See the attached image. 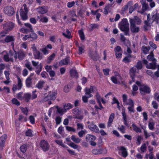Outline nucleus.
<instances>
[{
	"mask_svg": "<svg viewBox=\"0 0 159 159\" xmlns=\"http://www.w3.org/2000/svg\"><path fill=\"white\" fill-rule=\"evenodd\" d=\"M150 14H148L147 16V20L144 21V28L145 30H147L148 29V26H151V25L152 23L151 22V19L150 18Z\"/></svg>",
	"mask_w": 159,
	"mask_h": 159,
	"instance_id": "6e6552de",
	"label": "nucleus"
},
{
	"mask_svg": "<svg viewBox=\"0 0 159 159\" xmlns=\"http://www.w3.org/2000/svg\"><path fill=\"white\" fill-rule=\"evenodd\" d=\"M134 19L135 20V23L137 25H139L141 23V20L137 16H135Z\"/></svg>",
	"mask_w": 159,
	"mask_h": 159,
	"instance_id": "69168bd1",
	"label": "nucleus"
},
{
	"mask_svg": "<svg viewBox=\"0 0 159 159\" xmlns=\"http://www.w3.org/2000/svg\"><path fill=\"white\" fill-rule=\"evenodd\" d=\"M73 112L75 115H78L80 114L81 111H79L78 109L76 108L73 110Z\"/></svg>",
	"mask_w": 159,
	"mask_h": 159,
	"instance_id": "0e129e2a",
	"label": "nucleus"
},
{
	"mask_svg": "<svg viewBox=\"0 0 159 159\" xmlns=\"http://www.w3.org/2000/svg\"><path fill=\"white\" fill-rule=\"evenodd\" d=\"M20 16L22 19L23 20H25L28 18L27 13L28 12L24 11L23 10V7L21 9L20 11Z\"/></svg>",
	"mask_w": 159,
	"mask_h": 159,
	"instance_id": "dca6fc26",
	"label": "nucleus"
},
{
	"mask_svg": "<svg viewBox=\"0 0 159 159\" xmlns=\"http://www.w3.org/2000/svg\"><path fill=\"white\" fill-rule=\"evenodd\" d=\"M15 38L14 36L12 35H7L4 39V41L7 43L11 42V45H13L14 42L15 41Z\"/></svg>",
	"mask_w": 159,
	"mask_h": 159,
	"instance_id": "ddd939ff",
	"label": "nucleus"
},
{
	"mask_svg": "<svg viewBox=\"0 0 159 159\" xmlns=\"http://www.w3.org/2000/svg\"><path fill=\"white\" fill-rule=\"evenodd\" d=\"M25 135L27 136L32 137L33 136L32 131L30 129H29L25 132Z\"/></svg>",
	"mask_w": 159,
	"mask_h": 159,
	"instance_id": "c03bdc74",
	"label": "nucleus"
},
{
	"mask_svg": "<svg viewBox=\"0 0 159 159\" xmlns=\"http://www.w3.org/2000/svg\"><path fill=\"white\" fill-rule=\"evenodd\" d=\"M96 55H94L92 54L91 52H90L89 53V57L93 59V61H96L98 60L99 58V55L98 54L97 51L95 52Z\"/></svg>",
	"mask_w": 159,
	"mask_h": 159,
	"instance_id": "6ab92c4d",
	"label": "nucleus"
},
{
	"mask_svg": "<svg viewBox=\"0 0 159 159\" xmlns=\"http://www.w3.org/2000/svg\"><path fill=\"white\" fill-rule=\"evenodd\" d=\"M18 59L20 60H23L26 55V52L23 50H20L17 53Z\"/></svg>",
	"mask_w": 159,
	"mask_h": 159,
	"instance_id": "f3484780",
	"label": "nucleus"
},
{
	"mask_svg": "<svg viewBox=\"0 0 159 159\" xmlns=\"http://www.w3.org/2000/svg\"><path fill=\"white\" fill-rule=\"evenodd\" d=\"M37 9L39 13L42 14H45L48 11L47 8L45 6L39 7Z\"/></svg>",
	"mask_w": 159,
	"mask_h": 159,
	"instance_id": "4468645a",
	"label": "nucleus"
},
{
	"mask_svg": "<svg viewBox=\"0 0 159 159\" xmlns=\"http://www.w3.org/2000/svg\"><path fill=\"white\" fill-rule=\"evenodd\" d=\"M135 66L138 70L141 69L142 68V65L141 62L140 61H138L137 63V65Z\"/></svg>",
	"mask_w": 159,
	"mask_h": 159,
	"instance_id": "09e8293b",
	"label": "nucleus"
},
{
	"mask_svg": "<svg viewBox=\"0 0 159 159\" xmlns=\"http://www.w3.org/2000/svg\"><path fill=\"white\" fill-rule=\"evenodd\" d=\"M132 127L133 129L137 133H141V130L140 128L138 127L134 123H133L132 124Z\"/></svg>",
	"mask_w": 159,
	"mask_h": 159,
	"instance_id": "cd10ccee",
	"label": "nucleus"
},
{
	"mask_svg": "<svg viewBox=\"0 0 159 159\" xmlns=\"http://www.w3.org/2000/svg\"><path fill=\"white\" fill-rule=\"evenodd\" d=\"M12 103L14 104H16L17 106H19L20 105V102L16 98H13L12 100Z\"/></svg>",
	"mask_w": 159,
	"mask_h": 159,
	"instance_id": "bf43d9fd",
	"label": "nucleus"
},
{
	"mask_svg": "<svg viewBox=\"0 0 159 159\" xmlns=\"http://www.w3.org/2000/svg\"><path fill=\"white\" fill-rule=\"evenodd\" d=\"M45 82L43 80L40 81L39 83L36 85V87L38 88L42 89L43 87V85L44 84Z\"/></svg>",
	"mask_w": 159,
	"mask_h": 159,
	"instance_id": "e433bc0d",
	"label": "nucleus"
},
{
	"mask_svg": "<svg viewBox=\"0 0 159 159\" xmlns=\"http://www.w3.org/2000/svg\"><path fill=\"white\" fill-rule=\"evenodd\" d=\"M34 55L36 59H41L43 57V55L38 51L34 52Z\"/></svg>",
	"mask_w": 159,
	"mask_h": 159,
	"instance_id": "aec40b11",
	"label": "nucleus"
},
{
	"mask_svg": "<svg viewBox=\"0 0 159 159\" xmlns=\"http://www.w3.org/2000/svg\"><path fill=\"white\" fill-rule=\"evenodd\" d=\"M31 32V33L29 35L30 38L32 39L33 40L36 39L37 37V34L34 33V31Z\"/></svg>",
	"mask_w": 159,
	"mask_h": 159,
	"instance_id": "37998d69",
	"label": "nucleus"
},
{
	"mask_svg": "<svg viewBox=\"0 0 159 159\" xmlns=\"http://www.w3.org/2000/svg\"><path fill=\"white\" fill-rule=\"evenodd\" d=\"M139 89L140 93L142 95H145L146 94H149L151 91L150 88L148 86L144 84L141 85Z\"/></svg>",
	"mask_w": 159,
	"mask_h": 159,
	"instance_id": "39448f33",
	"label": "nucleus"
},
{
	"mask_svg": "<svg viewBox=\"0 0 159 159\" xmlns=\"http://www.w3.org/2000/svg\"><path fill=\"white\" fill-rule=\"evenodd\" d=\"M25 26L27 28L24 29L26 33H28L29 32H33V29L31 25L29 23H25Z\"/></svg>",
	"mask_w": 159,
	"mask_h": 159,
	"instance_id": "2eb2a0df",
	"label": "nucleus"
},
{
	"mask_svg": "<svg viewBox=\"0 0 159 159\" xmlns=\"http://www.w3.org/2000/svg\"><path fill=\"white\" fill-rule=\"evenodd\" d=\"M4 73L5 75V77L7 80H10L9 75L10 74L9 71H5Z\"/></svg>",
	"mask_w": 159,
	"mask_h": 159,
	"instance_id": "338daca9",
	"label": "nucleus"
},
{
	"mask_svg": "<svg viewBox=\"0 0 159 159\" xmlns=\"http://www.w3.org/2000/svg\"><path fill=\"white\" fill-rule=\"evenodd\" d=\"M122 115L123 120H124V124L128 127H129V125L127 123V117L126 113L125 111H122Z\"/></svg>",
	"mask_w": 159,
	"mask_h": 159,
	"instance_id": "a878e982",
	"label": "nucleus"
},
{
	"mask_svg": "<svg viewBox=\"0 0 159 159\" xmlns=\"http://www.w3.org/2000/svg\"><path fill=\"white\" fill-rule=\"evenodd\" d=\"M138 6L137 3H135L133 6L130 7L129 9V13H131L134 11L137 7Z\"/></svg>",
	"mask_w": 159,
	"mask_h": 159,
	"instance_id": "ea45409f",
	"label": "nucleus"
},
{
	"mask_svg": "<svg viewBox=\"0 0 159 159\" xmlns=\"http://www.w3.org/2000/svg\"><path fill=\"white\" fill-rule=\"evenodd\" d=\"M152 23H153V22L155 21L157 23L159 20V13H156L153 14L152 15Z\"/></svg>",
	"mask_w": 159,
	"mask_h": 159,
	"instance_id": "4be33fe9",
	"label": "nucleus"
},
{
	"mask_svg": "<svg viewBox=\"0 0 159 159\" xmlns=\"http://www.w3.org/2000/svg\"><path fill=\"white\" fill-rule=\"evenodd\" d=\"M134 102L133 100L131 99H129L128 101H126L125 102H124L123 105L124 106L133 105Z\"/></svg>",
	"mask_w": 159,
	"mask_h": 159,
	"instance_id": "f704fd0d",
	"label": "nucleus"
},
{
	"mask_svg": "<svg viewBox=\"0 0 159 159\" xmlns=\"http://www.w3.org/2000/svg\"><path fill=\"white\" fill-rule=\"evenodd\" d=\"M119 27L121 30L124 32L125 35H129V24L126 19L124 18L122 19L120 23Z\"/></svg>",
	"mask_w": 159,
	"mask_h": 159,
	"instance_id": "f257e3e1",
	"label": "nucleus"
},
{
	"mask_svg": "<svg viewBox=\"0 0 159 159\" xmlns=\"http://www.w3.org/2000/svg\"><path fill=\"white\" fill-rule=\"evenodd\" d=\"M71 139L73 141L76 143H80L81 141V139L76 137V136L74 135H72L71 136Z\"/></svg>",
	"mask_w": 159,
	"mask_h": 159,
	"instance_id": "7c9ffc66",
	"label": "nucleus"
},
{
	"mask_svg": "<svg viewBox=\"0 0 159 159\" xmlns=\"http://www.w3.org/2000/svg\"><path fill=\"white\" fill-rule=\"evenodd\" d=\"M98 25L96 24H91L90 26L89 30L90 31H92L93 30L98 28Z\"/></svg>",
	"mask_w": 159,
	"mask_h": 159,
	"instance_id": "79ce46f5",
	"label": "nucleus"
},
{
	"mask_svg": "<svg viewBox=\"0 0 159 159\" xmlns=\"http://www.w3.org/2000/svg\"><path fill=\"white\" fill-rule=\"evenodd\" d=\"M20 149L22 152L24 153L27 150V145L25 144H24L20 147Z\"/></svg>",
	"mask_w": 159,
	"mask_h": 159,
	"instance_id": "864d4df0",
	"label": "nucleus"
},
{
	"mask_svg": "<svg viewBox=\"0 0 159 159\" xmlns=\"http://www.w3.org/2000/svg\"><path fill=\"white\" fill-rule=\"evenodd\" d=\"M57 108V111L61 115H62L64 112H66V111L64 110V109L59 107L58 106H57L56 107Z\"/></svg>",
	"mask_w": 159,
	"mask_h": 159,
	"instance_id": "72a5a7b5",
	"label": "nucleus"
},
{
	"mask_svg": "<svg viewBox=\"0 0 159 159\" xmlns=\"http://www.w3.org/2000/svg\"><path fill=\"white\" fill-rule=\"evenodd\" d=\"M64 110L66 111L72 108L73 106L70 103L66 104L63 106Z\"/></svg>",
	"mask_w": 159,
	"mask_h": 159,
	"instance_id": "4c0bfd02",
	"label": "nucleus"
},
{
	"mask_svg": "<svg viewBox=\"0 0 159 159\" xmlns=\"http://www.w3.org/2000/svg\"><path fill=\"white\" fill-rule=\"evenodd\" d=\"M130 30L133 33H138L139 31V27H136V25L130 27Z\"/></svg>",
	"mask_w": 159,
	"mask_h": 159,
	"instance_id": "c85d7f7f",
	"label": "nucleus"
},
{
	"mask_svg": "<svg viewBox=\"0 0 159 159\" xmlns=\"http://www.w3.org/2000/svg\"><path fill=\"white\" fill-rule=\"evenodd\" d=\"M14 24L10 21L4 22L2 25L3 30L8 32L11 31L14 28Z\"/></svg>",
	"mask_w": 159,
	"mask_h": 159,
	"instance_id": "7ed1b4c3",
	"label": "nucleus"
},
{
	"mask_svg": "<svg viewBox=\"0 0 159 159\" xmlns=\"http://www.w3.org/2000/svg\"><path fill=\"white\" fill-rule=\"evenodd\" d=\"M57 94V92H53L52 94H49V96L51 100H54L56 98V96Z\"/></svg>",
	"mask_w": 159,
	"mask_h": 159,
	"instance_id": "c9c22d12",
	"label": "nucleus"
},
{
	"mask_svg": "<svg viewBox=\"0 0 159 159\" xmlns=\"http://www.w3.org/2000/svg\"><path fill=\"white\" fill-rule=\"evenodd\" d=\"M129 22L130 25V27L134 26L135 25V20L134 18H130Z\"/></svg>",
	"mask_w": 159,
	"mask_h": 159,
	"instance_id": "4d7b16f0",
	"label": "nucleus"
},
{
	"mask_svg": "<svg viewBox=\"0 0 159 159\" xmlns=\"http://www.w3.org/2000/svg\"><path fill=\"white\" fill-rule=\"evenodd\" d=\"M102 149H94L92 151V152L94 154H99L102 153Z\"/></svg>",
	"mask_w": 159,
	"mask_h": 159,
	"instance_id": "473e14b6",
	"label": "nucleus"
},
{
	"mask_svg": "<svg viewBox=\"0 0 159 159\" xmlns=\"http://www.w3.org/2000/svg\"><path fill=\"white\" fill-rule=\"evenodd\" d=\"M70 75L71 76L78 77V75L77 71L75 70H71L70 71Z\"/></svg>",
	"mask_w": 159,
	"mask_h": 159,
	"instance_id": "c756f323",
	"label": "nucleus"
},
{
	"mask_svg": "<svg viewBox=\"0 0 159 159\" xmlns=\"http://www.w3.org/2000/svg\"><path fill=\"white\" fill-rule=\"evenodd\" d=\"M66 129L69 131H73L75 132V129L74 128L71 127L69 126H66Z\"/></svg>",
	"mask_w": 159,
	"mask_h": 159,
	"instance_id": "e2e57ef3",
	"label": "nucleus"
},
{
	"mask_svg": "<svg viewBox=\"0 0 159 159\" xmlns=\"http://www.w3.org/2000/svg\"><path fill=\"white\" fill-rule=\"evenodd\" d=\"M31 95L29 93H26L24 94V98H25V101L28 102L30 99Z\"/></svg>",
	"mask_w": 159,
	"mask_h": 159,
	"instance_id": "58836bf2",
	"label": "nucleus"
},
{
	"mask_svg": "<svg viewBox=\"0 0 159 159\" xmlns=\"http://www.w3.org/2000/svg\"><path fill=\"white\" fill-rule=\"evenodd\" d=\"M78 32L81 39L84 40L85 39V36L83 31L80 30H79Z\"/></svg>",
	"mask_w": 159,
	"mask_h": 159,
	"instance_id": "a18cd8bd",
	"label": "nucleus"
},
{
	"mask_svg": "<svg viewBox=\"0 0 159 159\" xmlns=\"http://www.w3.org/2000/svg\"><path fill=\"white\" fill-rule=\"evenodd\" d=\"M36 68L38 69V70L36 71V73L38 75H39L40 72L42 70V66L41 64H40L39 66L36 67Z\"/></svg>",
	"mask_w": 159,
	"mask_h": 159,
	"instance_id": "13d9d810",
	"label": "nucleus"
},
{
	"mask_svg": "<svg viewBox=\"0 0 159 159\" xmlns=\"http://www.w3.org/2000/svg\"><path fill=\"white\" fill-rule=\"evenodd\" d=\"M9 32L7 31H6L5 30H3L1 31L0 32V38H3L5 37L6 34H7Z\"/></svg>",
	"mask_w": 159,
	"mask_h": 159,
	"instance_id": "8fccbe9b",
	"label": "nucleus"
},
{
	"mask_svg": "<svg viewBox=\"0 0 159 159\" xmlns=\"http://www.w3.org/2000/svg\"><path fill=\"white\" fill-rule=\"evenodd\" d=\"M7 137V135L4 134L0 138V147H2L3 146Z\"/></svg>",
	"mask_w": 159,
	"mask_h": 159,
	"instance_id": "b1692460",
	"label": "nucleus"
},
{
	"mask_svg": "<svg viewBox=\"0 0 159 159\" xmlns=\"http://www.w3.org/2000/svg\"><path fill=\"white\" fill-rule=\"evenodd\" d=\"M142 11L140 12L142 14H143L144 12L149 8V6L148 3H146L145 2V0H144V1L142 2Z\"/></svg>",
	"mask_w": 159,
	"mask_h": 159,
	"instance_id": "a211bd4d",
	"label": "nucleus"
},
{
	"mask_svg": "<svg viewBox=\"0 0 159 159\" xmlns=\"http://www.w3.org/2000/svg\"><path fill=\"white\" fill-rule=\"evenodd\" d=\"M143 62L144 64L146 65V67L147 68L149 69H155L157 68V65L156 64V61H154L149 64L148 63V61L145 59H143Z\"/></svg>",
	"mask_w": 159,
	"mask_h": 159,
	"instance_id": "423d86ee",
	"label": "nucleus"
},
{
	"mask_svg": "<svg viewBox=\"0 0 159 159\" xmlns=\"http://www.w3.org/2000/svg\"><path fill=\"white\" fill-rule=\"evenodd\" d=\"M18 80V87L15 84L13 85L12 89L14 92L16 91L17 89H21L22 86V81L19 77H17Z\"/></svg>",
	"mask_w": 159,
	"mask_h": 159,
	"instance_id": "1a4fd4ad",
	"label": "nucleus"
},
{
	"mask_svg": "<svg viewBox=\"0 0 159 159\" xmlns=\"http://www.w3.org/2000/svg\"><path fill=\"white\" fill-rule=\"evenodd\" d=\"M86 140L87 142H90L92 140H95L96 138V137L92 135L88 134L86 136Z\"/></svg>",
	"mask_w": 159,
	"mask_h": 159,
	"instance_id": "412c9836",
	"label": "nucleus"
},
{
	"mask_svg": "<svg viewBox=\"0 0 159 159\" xmlns=\"http://www.w3.org/2000/svg\"><path fill=\"white\" fill-rule=\"evenodd\" d=\"M137 71L136 68L135 66H134L130 70V75H135V73Z\"/></svg>",
	"mask_w": 159,
	"mask_h": 159,
	"instance_id": "a19ab883",
	"label": "nucleus"
},
{
	"mask_svg": "<svg viewBox=\"0 0 159 159\" xmlns=\"http://www.w3.org/2000/svg\"><path fill=\"white\" fill-rule=\"evenodd\" d=\"M13 57H14L15 59H16L17 58V53L15 50L13 52L10 50L8 54L7 53L4 55L3 59L5 61L7 62L9 61H13Z\"/></svg>",
	"mask_w": 159,
	"mask_h": 159,
	"instance_id": "f03ea898",
	"label": "nucleus"
},
{
	"mask_svg": "<svg viewBox=\"0 0 159 159\" xmlns=\"http://www.w3.org/2000/svg\"><path fill=\"white\" fill-rule=\"evenodd\" d=\"M20 108L23 113L25 115L27 116L28 115V111L26 107L24 108L22 107H20Z\"/></svg>",
	"mask_w": 159,
	"mask_h": 159,
	"instance_id": "de8ad7c7",
	"label": "nucleus"
},
{
	"mask_svg": "<svg viewBox=\"0 0 159 159\" xmlns=\"http://www.w3.org/2000/svg\"><path fill=\"white\" fill-rule=\"evenodd\" d=\"M66 34L65 33H63V35L66 37L68 38H70V33L68 30H66Z\"/></svg>",
	"mask_w": 159,
	"mask_h": 159,
	"instance_id": "3c124183",
	"label": "nucleus"
},
{
	"mask_svg": "<svg viewBox=\"0 0 159 159\" xmlns=\"http://www.w3.org/2000/svg\"><path fill=\"white\" fill-rule=\"evenodd\" d=\"M3 12L9 16H11L14 14L15 11L13 8L11 6H7L4 7Z\"/></svg>",
	"mask_w": 159,
	"mask_h": 159,
	"instance_id": "20e7f679",
	"label": "nucleus"
},
{
	"mask_svg": "<svg viewBox=\"0 0 159 159\" xmlns=\"http://www.w3.org/2000/svg\"><path fill=\"white\" fill-rule=\"evenodd\" d=\"M115 114L114 113H111L109 116L108 121L107 123V126L110 127L111 126V124L114 118Z\"/></svg>",
	"mask_w": 159,
	"mask_h": 159,
	"instance_id": "393cba45",
	"label": "nucleus"
},
{
	"mask_svg": "<svg viewBox=\"0 0 159 159\" xmlns=\"http://www.w3.org/2000/svg\"><path fill=\"white\" fill-rule=\"evenodd\" d=\"M147 147L146 144L145 143H143L142 145L140 148V150L143 153L146 152V150Z\"/></svg>",
	"mask_w": 159,
	"mask_h": 159,
	"instance_id": "5fc2aeb1",
	"label": "nucleus"
},
{
	"mask_svg": "<svg viewBox=\"0 0 159 159\" xmlns=\"http://www.w3.org/2000/svg\"><path fill=\"white\" fill-rule=\"evenodd\" d=\"M120 150L122 151V154L124 157H125L127 156L128 154L126 149L123 146H121L120 147Z\"/></svg>",
	"mask_w": 159,
	"mask_h": 159,
	"instance_id": "bb28decb",
	"label": "nucleus"
},
{
	"mask_svg": "<svg viewBox=\"0 0 159 159\" xmlns=\"http://www.w3.org/2000/svg\"><path fill=\"white\" fill-rule=\"evenodd\" d=\"M59 65L61 66L63 65H70V62L69 57H66L65 59L62 60L59 63Z\"/></svg>",
	"mask_w": 159,
	"mask_h": 159,
	"instance_id": "9d476101",
	"label": "nucleus"
},
{
	"mask_svg": "<svg viewBox=\"0 0 159 159\" xmlns=\"http://www.w3.org/2000/svg\"><path fill=\"white\" fill-rule=\"evenodd\" d=\"M154 123L153 122H149L148 126L149 128L151 130H153L154 129Z\"/></svg>",
	"mask_w": 159,
	"mask_h": 159,
	"instance_id": "603ef678",
	"label": "nucleus"
},
{
	"mask_svg": "<svg viewBox=\"0 0 159 159\" xmlns=\"http://www.w3.org/2000/svg\"><path fill=\"white\" fill-rule=\"evenodd\" d=\"M40 146L43 151L46 152L49 149V145L47 141L45 140H42L40 143Z\"/></svg>",
	"mask_w": 159,
	"mask_h": 159,
	"instance_id": "0eeeda50",
	"label": "nucleus"
},
{
	"mask_svg": "<svg viewBox=\"0 0 159 159\" xmlns=\"http://www.w3.org/2000/svg\"><path fill=\"white\" fill-rule=\"evenodd\" d=\"M147 59L149 61H151L152 62L156 61L155 59L154 58V55L152 53H151L150 54L147 56Z\"/></svg>",
	"mask_w": 159,
	"mask_h": 159,
	"instance_id": "2f4dec72",
	"label": "nucleus"
},
{
	"mask_svg": "<svg viewBox=\"0 0 159 159\" xmlns=\"http://www.w3.org/2000/svg\"><path fill=\"white\" fill-rule=\"evenodd\" d=\"M88 127L91 131H93L96 133L99 132V130L98 126L96 125L93 124V123H92L91 124L89 125Z\"/></svg>",
	"mask_w": 159,
	"mask_h": 159,
	"instance_id": "f8f14e48",
	"label": "nucleus"
},
{
	"mask_svg": "<svg viewBox=\"0 0 159 159\" xmlns=\"http://www.w3.org/2000/svg\"><path fill=\"white\" fill-rule=\"evenodd\" d=\"M55 56V54L53 53L50 56H49L47 60V63H49L53 59Z\"/></svg>",
	"mask_w": 159,
	"mask_h": 159,
	"instance_id": "49530a36",
	"label": "nucleus"
},
{
	"mask_svg": "<svg viewBox=\"0 0 159 159\" xmlns=\"http://www.w3.org/2000/svg\"><path fill=\"white\" fill-rule=\"evenodd\" d=\"M77 129H82L84 128V125L81 123H78L77 124Z\"/></svg>",
	"mask_w": 159,
	"mask_h": 159,
	"instance_id": "052dcab7",
	"label": "nucleus"
},
{
	"mask_svg": "<svg viewBox=\"0 0 159 159\" xmlns=\"http://www.w3.org/2000/svg\"><path fill=\"white\" fill-rule=\"evenodd\" d=\"M32 79H30V77H28L25 80V84L27 88L31 87L32 86Z\"/></svg>",
	"mask_w": 159,
	"mask_h": 159,
	"instance_id": "5701e85b",
	"label": "nucleus"
},
{
	"mask_svg": "<svg viewBox=\"0 0 159 159\" xmlns=\"http://www.w3.org/2000/svg\"><path fill=\"white\" fill-rule=\"evenodd\" d=\"M134 104H133V105H131L129 107H128V109L129 110V111L130 112H134Z\"/></svg>",
	"mask_w": 159,
	"mask_h": 159,
	"instance_id": "680f3d73",
	"label": "nucleus"
},
{
	"mask_svg": "<svg viewBox=\"0 0 159 159\" xmlns=\"http://www.w3.org/2000/svg\"><path fill=\"white\" fill-rule=\"evenodd\" d=\"M115 52L116 58H120L121 57L122 50L120 46H117L115 48Z\"/></svg>",
	"mask_w": 159,
	"mask_h": 159,
	"instance_id": "9b49d317",
	"label": "nucleus"
},
{
	"mask_svg": "<svg viewBox=\"0 0 159 159\" xmlns=\"http://www.w3.org/2000/svg\"><path fill=\"white\" fill-rule=\"evenodd\" d=\"M24 119V121L26 122L27 120V118L26 117H24L22 115H19V117L18 120L19 121L22 122V119Z\"/></svg>",
	"mask_w": 159,
	"mask_h": 159,
	"instance_id": "6e6d98bb",
	"label": "nucleus"
},
{
	"mask_svg": "<svg viewBox=\"0 0 159 159\" xmlns=\"http://www.w3.org/2000/svg\"><path fill=\"white\" fill-rule=\"evenodd\" d=\"M56 123L57 125H58L60 123L61 121V118L60 116H57L55 119Z\"/></svg>",
	"mask_w": 159,
	"mask_h": 159,
	"instance_id": "774afa93",
	"label": "nucleus"
}]
</instances>
